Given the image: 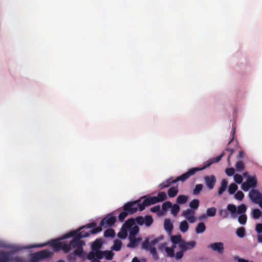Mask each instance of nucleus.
Listing matches in <instances>:
<instances>
[{"instance_id":"obj_39","label":"nucleus","mask_w":262,"mask_h":262,"mask_svg":"<svg viewBox=\"0 0 262 262\" xmlns=\"http://www.w3.org/2000/svg\"><path fill=\"white\" fill-rule=\"evenodd\" d=\"M144 224L147 226H150L153 223V219L150 215H146L144 217Z\"/></svg>"},{"instance_id":"obj_15","label":"nucleus","mask_w":262,"mask_h":262,"mask_svg":"<svg viewBox=\"0 0 262 262\" xmlns=\"http://www.w3.org/2000/svg\"><path fill=\"white\" fill-rule=\"evenodd\" d=\"M208 248L213 251L217 252L219 254H223L224 250V244L222 242H215L211 243L208 246Z\"/></svg>"},{"instance_id":"obj_16","label":"nucleus","mask_w":262,"mask_h":262,"mask_svg":"<svg viewBox=\"0 0 262 262\" xmlns=\"http://www.w3.org/2000/svg\"><path fill=\"white\" fill-rule=\"evenodd\" d=\"M196 246V242L194 241L186 242L184 239L182 243L179 245L180 250H183L184 252L193 249Z\"/></svg>"},{"instance_id":"obj_45","label":"nucleus","mask_w":262,"mask_h":262,"mask_svg":"<svg viewBox=\"0 0 262 262\" xmlns=\"http://www.w3.org/2000/svg\"><path fill=\"white\" fill-rule=\"evenodd\" d=\"M172 207V203L169 201H167L162 204V209L163 211H166L168 209Z\"/></svg>"},{"instance_id":"obj_49","label":"nucleus","mask_w":262,"mask_h":262,"mask_svg":"<svg viewBox=\"0 0 262 262\" xmlns=\"http://www.w3.org/2000/svg\"><path fill=\"white\" fill-rule=\"evenodd\" d=\"M234 196L236 200L242 201L244 198V194L242 191H238L235 194Z\"/></svg>"},{"instance_id":"obj_17","label":"nucleus","mask_w":262,"mask_h":262,"mask_svg":"<svg viewBox=\"0 0 262 262\" xmlns=\"http://www.w3.org/2000/svg\"><path fill=\"white\" fill-rule=\"evenodd\" d=\"M195 212L190 209H187L184 210L182 212V215L184 216L190 223H193L195 222L196 219L194 216Z\"/></svg>"},{"instance_id":"obj_24","label":"nucleus","mask_w":262,"mask_h":262,"mask_svg":"<svg viewBox=\"0 0 262 262\" xmlns=\"http://www.w3.org/2000/svg\"><path fill=\"white\" fill-rule=\"evenodd\" d=\"M179 192L178 186L170 187L167 191L168 195L169 198L176 196Z\"/></svg>"},{"instance_id":"obj_62","label":"nucleus","mask_w":262,"mask_h":262,"mask_svg":"<svg viewBox=\"0 0 262 262\" xmlns=\"http://www.w3.org/2000/svg\"><path fill=\"white\" fill-rule=\"evenodd\" d=\"M257 242L262 243V234H259L257 236Z\"/></svg>"},{"instance_id":"obj_46","label":"nucleus","mask_w":262,"mask_h":262,"mask_svg":"<svg viewBox=\"0 0 262 262\" xmlns=\"http://www.w3.org/2000/svg\"><path fill=\"white\" fill-rule=\"evenodd\" d=\"M167 254V256L169 257H173L174 256V250L170 247H167L165 250Z\"/></svg>"},{"instance_id":"obj_64","label":"nucleus","mask_w":262,"mask_h":262,"mask_svg":"<svg viewBox=\"0 0 262 262\" xmlns=\"http://www.w3.org/2000/svg\"><path fill=\"white\" fill-rule=\"evenodd\" d=\"M238 262H249L248 260L237 257Z\"/></svg>"},{"instance_id":"obj_43","label":"nucleus","mask_w":262,"mask_h":262,"mask_svg":"<svg viewBox=\"0 0 262 262\" xmlns=\"http://www.w3.org/2000/svg\"><path fill=\"white\" fill-rule=\"evenodd\" d=\"M238 187L235 183H231L228 187V192L230 194H233L237 189Z\"/></svg>"},{"instance_id":"obj_42","label":"nucleus","mask_w":262,"mask_h":262,"mask_svg":"<svg viewBox=\"0 0 262 262\" xmlns=\"http://www.w3.org/2000/svg\"><path fill=\"white\" fill-rule=\"evenodd\" d=\"M235 168L237 171H241L245 168L244 163L242 161H237L235 164Z\"/></svg>"},{"instance_id":"obj_10","label":"nucleus","mask_w":262,"mask_h":262,"mask_svg":"<svg viewBox=\"0 0 262 262\" xmlns=\"http://www.w3.org/2000/svg\"><path fill=\"white\" fill-rule=\"evenodd\" d=\"M103 251L96 250L91 251L88 254L87 257L91 260V262H100L99 259L103 258Z\"/></svg>"},{"instance_id":"obj_19","label":"nucleus","mask_w":262,"mask_h":262,"mask_svg":"<svg viewBox=\"0 0 262 262\" xmlns=\"http://www.w3.org/2000/svg\"><path fill=\"white\" fill-rule=\"evenodd\" d=\"M164 229L170 234L173 228V224L171 223L170 220L169 219H166L164 223Z\"/></svg>"},{"instance_id":"obj_54","label":"nucleus","mask_w":262,"mask_h":262,"mask_svg":"<svg viewBox=\"0 0 262 262\" xmlns=\"http://www.w3.org/2000/svg\"><path fill=\"white\" fill-rule=\"evenodd\" d=\"M225 150L230 152L229 155H228V158H227L228 162L229 164H230V158H231L232 155L234 152V149L233 148H226Z\"/></svg>"},{"instance_id":"obj_59","label":"nucleus","mask_w":262,"mask_h":262,"mask_svg":"<svg viewBox=\"0 0 262 262\" xmlns=\"http://www.w3.org/2000/svg\"><path fill=\"white\" fill-rule=\"evenodd\" d=\"M167 243L166 242H164L159 246L158 249L161 251L165 250L166 248L167 247Z\"/></svg>"},{"instance_id":"obj_29","label":"nucleus","mask_w":262,"mask_h":262,"mask_svg":"<svg viewBox=\"0 0 262 262\" xmlns=\"http://www.w3.org/2000/svg\"><path fill=\"white\" fill-rule=\"evenodd\" d=\"M227 210L231 213L233 217H235V214L237 211V208L233 204H228L227 207Z\"/></svg>"},{"instance_id":"obj_61","label":"nucleus","mask_w":262,"mask_h":262,"mask_svg":"<svg viewBox=\"0 0 262 262\" xmlns=\"http://www.w3.org/2000/svg\"><path fill=\"white\" fill-rule=\"evenodd\" d=\"M244 151L242 150L239 151L238 155H237V158H243L244 157Z\"/></svg>"},{"instance_id":"obj_35","label":"nucleus","mask_w":262,"mask_h":262,"mask_svg":"<svg viewBox=\"0 0 262 262\" xmlns=\"http://www.w3.org/2000/svg\"><path fill=\"white\" fill-rule=\"evenodd\" d=\"M171 208V213L173 216H176L180 209V206L178 204L172 205Z\"/></svg>"},{"instance_id":"obj_53","label":"nucleus","mask_w":262,"mask_h":262,"mask_svg":"<svg viewBox=\"0 0 262 262\" xmlns=\"http://www.w3.org/2000/svg\"><path fill=\"white\" fill-rule=\"evenodd\" d=\"M219 215L223 218H227L228 216V213L227 210L225 209H220L219 211Z\"/></svg>"},{"instance_id":"obj_11","label":"nucleus","mask_w":262,"mask_h":262,"mask_svg":"<svg viewBox=\"0 0 262 262\" xmlns=\"http://www.w3.org/2000/svg\"><path fill=\"white\" fill-rule=\"evenodd\" d=\"M143 198L145 199L143 202L141 203H139L138 204L139 210L140 211H143L146 207L156 203V199H154V196L147 197L146 196H143Z\"/></svg>"},{"instance_id":"obj_26","label":"nucleus","mask_w":262,"mask_h":262,"mask_svg":"<svg viewBox=\"0 0 262 262\" xmlns=\"http://www.w3.org/2000/svg\"><path fill=\"white\" fill-rule=\"evenodd\" d=\"M188 200V196L186 195H179L176 200V202L178 204H184L187 203Z\"/></svg>"},{"instance_id":"obj_28","label":"nucleus","mask_w":262,"mask_h":262,"mask_svg":"<svg viewBox=\"0 0 262 262\" xmlns=\"http://www.w3.org/2000/svg\"><path fill=\"white\" fill-rule=\"evenodd\" d=\"M188 224L186 221H183L180 223V230L182 232H186L188 230Z\"/></svg>"},{"instance_id":"obj_25","label":"nucleus","mask_w":262,"mask_h":262,"mask_svg":"<svg viewBox=\"0 0 262 262\" xmlns=\"http://www.w3.org/2000/svg\"><path fill=\"white\" fill-rule=\"evenodd\" d=\"M128 231H129V234L128 237H136V235L139 231V228L137 226H133Z\"/></svg>"},{"instance_id":"obj_50","label":"nucleus","mask_w":262,"mask_h":262,"mask_svg":"<svg viewBox=\"0 0 262 262\" xmlns=\"http://www.w3.org/2000/svg\"><path fill=\"white\" fill-rule=\"evenodd\" d=\"M82 252H83V247H81L76 248V249L74 250L73 253L76 256H81L82 254Z\"/></svg>"},{"instance_id":"obj_51","label":"nucleus","mask_w":262,"mask_h":262,"mask_svg":"<svg viewBox=\"0 0 262 262\" xmlns=\"http://www.w3.org/2000/svg\"><path fill=\"white\" fill-rule=\"evenodd\" d=\"M163 239V236H160V237L158 238H156L152 240L150 242H149L150 244V247H152V246H154L156 245L159 241L162 240Z\"/></svg>"},{"instance_id":"obj_1","label":"nucleus","mask_w":262,"mask_h":262,"mask_svg":"<svg viewBox=\"0 0 262 262\" xmlns=\"http://www.w3.org/2000/svg\"><path fill=\"white\" fill-rule=\"evenodd\" d=\"M86 235L85 234L84 235L78 236L75 235L73 236L74 238L71 241L70 244H68L66 242H60V239H54L42 244L32 245L28 247V248L42 247L50 245L53 247L55 251H59L62 250L64 253H67L71 251L72 247L77 248L83 247V246L85 245V243L84 241H81V238L85 237Z\"/></svg>"},{"instance_id":"obj_23","label":"nucleus","mask_w":262,"mask_h":262,"mask_svg":"<svg viewBox=\"0 0 262 262\" xmlns=\"http://www.w3.org/2000/svg\"><path fill=\"white\" fill-rule=\"evenodd\" d=\"M102 245V241L101 239H97L95 241L92 245V251L99 250Z\"/></svg>"},{"instance_id":"obj_3","label":"nucleus","mask_w":262,"mask_h":262,"mask_svg":"<svg viewBox=\"0 0 262 262\" xmlns=\"http://www.w3.org/2000/svg\"><path fill=\"white\" fill-rule=\"evenodd\" d=\"M193 175V170H192V169L190 168L188 170V171L183 173L181 176L178 177L175 179H173L172 178H170L167 179L166 180L161 183L159 185V187L160 188V189H163L165 188L169 187L172 184L176 183L178 181H181L183 182L185 181L186 180H187L189 177Z\"/></svg>"},{"instance_id":"obj_36","label":"nucleus","mask_w":262,"mask_h":262,"mask_svg":"<svg viewBox=\"0 0 262 262\" xmlns=\"http://www.w3.org/2000/svg\"><path fill=\"white\" fill-rule=\"evenodd\" d=\"M115 235V231L112 229H106L104 232V236L105 237H113Z\"/></svg>"},{"instance_id":"obj_5","label":"nucleus","mask_w":262,"mask_h":262,"mask_svg":"<svg viewBox=\"0 0 262 262\" xmlns=\"http://www.w3.org/2000/svg\"><path fill=\"white\" fill-rule=\"evenodd\" d=\"M53 252L49 249H45L35 252L32 255L33 261L38 262L41 260L50 257Z\"/></svg>"},{"instance_id":"obj_33","label":"nucleus","mask_w":262,"mask_h":262,"mask_svg":"<svg viewBox=\"0 0 262 262\" xmlns=\"http://www.w3.org/2000/svg\"><path fill=\"white\" fill-rule=\"evenodd\" d=\"M9 255L6 252H0V262H9Z\"/></svg>"},{"instance_id":"obj_12","label":"nucleus","mask_w":262,"mask_h":262,"mask_svg":"<svg viewBox=\"0 0 262 262\" xmlns=\"http://www.w3.org/2000/svg\"><path fill=\"white\" fill-rule=\"evenodd\" d=\"M116 219L115 216L112 215H107L104 217L100 222V227H107L113 226L116 222Z\"/></svg>"},{"instance_id":"obj_4","label":"nucleus","mask_w":262,"mask_h":262,"mask_svg":"<svg viewBox=\"0 0 262 262\" xmlns=\"http://www.w3.org/2000/svg\"><path fill=\"white\" fill-rule=\"evenodd\" d=\"M135 224V220L133 219H129L125 221L122 227L121 230L118 233V236L122 239L126 238L128 229Z\"/></svg>"},{"instance_id":"obj_8","label":"nucleus","mask_w":262,"mask_h":262,"mask_svg":"<svg viewBox=\"0 0 262 262\" xmlns=\"http://www.w3.org/2000/svg\"><path fill=\"white\" fill-rule=\"evenodd\" d=\"M142 248L144 250L149 251L155 260H158L159 259V255L157 253L156 248L153 247H150L148 237H146L142 243Z\"/></svg>"},{"instance_id":"obj_40","label":"nucleus","mask_w":262,"mask_h":262,"mask_svg":"<svg viewBox=\"0 0 262 262\" xmlns=\"http://www.w3.org/2000/svg\"><path fill=\"white\" fill-rule=\"evenodd\" d=\"M203 186L201 184L196 185L195 188L193 190V194L194 195H198L200 194L203 189Z\"/></svg>"},{"instance_id":"obj_2","label":"nucleus","mask_w":262,"mask_h":262,"mask_svg":"<svg viewBox=\"0 0 262 262\" xmlns=\"http://www.w3.org/2000/svg\"><path fill=\"white\" fill-rule=\"evenodd\" d=\"M96 223L92 222L81 227L79 231H74L71 233L64 235L61 239H65L76 235L78 236L86 235V237L89 236L91 234H93L100 232L102 230L101 227H96Z\"/></svg>"},{"instance_id":"obj_56","label":"nucleus","mask_w":262,"mask_h":262,"mask_svg":"<svg viewBox=\"0 0 262 262\" xmlns=\"http://www.w3.org/2000/svg\"><path fill=\"white\" fill-rule=\"evenodd\" d=\"M144 217L142 216H138L136 218L137 223L139 225H142L144 224Z\"/></svg>"},{"instance_id":"obj_20","label":"nucleus","mask_w":262,"mask_h":262,"mask_svg":"<svg viewBox=\"0 0 262 262\" xmlns=\"http://www.w3.org/2000/svg\"><path fill=\"white\" fill-rule=\"evenodd\" d=\"M170 241L173 244H178V246L180 245L181 243H182L183 239L182 238L181 234L171 235L170 236Z\"/></svg>"},{"instance_id":"obj_21","label":"nucleus","mask_w":262,"mask_h":262,"mask_svg":"<svg viewBox=\"0 0 262 262\" xmlns=\"http://www.w3.org/2000/svg\"><path fill=\"white\" fill-rule=\"evenodd\" d=\"M154 197L156 199V203H157L165 201L167 199V195L165 192L162 191L159 192L157 196Z\"/></svg>"},{"instance_id":"obj_18","label":"nucleus","mask_w":262,"mask_h":262,"mask_svg":"<svg viewBox=\"0 0 262 262\" xmlns=\"http://www.w3.org/2000/svg\"><path fill=\"white\" fill-rule=\"evenodd\" d=\"M129 243L127 245L128 247L135 248L137 247L138 243L141 240V238H136V237H128Z\"/></svg>"},{"instance_id":"obj_22","label":"nucleus","mask_w":262,"mask_h":262,"mask_svg":"<svg viewBox=\"0 0 262 262\" xmlns=\"http://www.w3.org/2000/svg\"><path fill=\"white\" fill-rule=\"evenodd\" d=\"M228 185V182L226 179H223L221 181V186L218 190V194L219 195L223 194L224 191L226 189Z\"/></svg>"},{"instance_id":"obj_57","label":"nucleus","mask_w":262,"mask_h":262,"mask_svg":"<svg viewBox=\"0 0 262 262\" xmlns=\"http://www.w3.org/2000/svg\"><path fill=\"white\" fill-rule=\"evenodd\" d=\"M76 257V256L73 253H71L68 255V259L69 262H74Z\"/></svg>"},{"instance_id":"obj_14","label":"nucleus","mask_w":262,"mask_h":262,"mask_svg":"<svg viewBox=\"0 0 262 262\" xmlns=\"http://www.w3.org/2000/svg\"><path fill=\"white\" fill-rule=\"evenodd\" d=\"M204 180L207 187L209 190H212L216 183V178L214 175L206 176L204 177Z\"/></svg>"},{"instance_id":"obj_55","label":"nucleus","mask_w":262,"mask_h":262,"mask_svg":"<svg viewBox=\"0 0 262 262\" xmlns=\"http://www.w3.org/2000/svg\"><path fill=\"white\" fill-rule=\"evenodd\" d=\"M184 252H185L183 250H181L180 251L177 252L174 255L176 258L178 260L182 258Z\"/></svg>"},{"instance_id":"obj_47","label":"nucleus","mask_w":262,"mask_h":262,"mask_svg":"<svg viewBox=\"0 0 262 262\" xmlns=\"http://www.w3.org/2000/svg\"><path fill=\"white\" fill-rule=\"evenodd\" d=\"M234 180L237 184H241L243 182V177L238 174H235L234 176Z\"/></svg>"},{"instance_id":"obj_52","label":"nucleus","mask_w":262,"mask_h":262,"mask_svg":"<svg viewBox=\"0 0 262 262\" xmlns=\"http://www.w3.org/2000/svg\"><path fill=\"white\" fill-rule=\"evenodd\" d=\"M226 174L229 176H232L234 174L235 170L233 168H228L225 170Z\"/></svg>"},{"instance_id":"obj_6","label":"nucleus","mask_w":262,"mask_h":262,"mask_svg":"<svg viewBox=\"0 0 262 262\" xmlns=\"http://www.w3.org/2000/svg\"><path fill=\"white\" fill-rule=\"evenodd\" d=\"M257 184V180L255 176L248 177L246 182L242 184L241 188L244 191H248L250 188L252 189L255 188Z\"/></svg>"},{"instance_id":"obj_27","label":"nucleus","mask_w":262,"mask_h":262,"mask_svg":"<svg viewBox=\"0 0 262 262\" xmlns=\"http://www.w3.org/2000/svg\"><path fill=\"white\" fill-rule=\"evenodd\" d=\"M206 228V226L204 223H199L195 228V232L197 234L202 233L205 231Z\"/></svg>"},{"instance_id":"obj_7","label":"nucleus","mask_w":262,"mask_h":262,"mask_svg":"<svg viewBox=\"0 0 262 262\" xmlns=\"http://www.w3.org/2000/svg\"><path fill=\"white\" fill-rule=\"evenodd\" d=\"M140 201V200H138L135 201L128 202L123 205V209L129 214H134L139 210L138 204Z\"/></svg>"},{"instance_id":"obj_34","label":"nucleus","mask_w":262,"mask_h":262,"mask_svg":"<svg viewBox=\"0 0 262 262\" xmlns=\"http://www.w3.org/2000/svg\"><path fill=\"white\" fill-rule=\"evenodd\" d=\"M103 258L106 260H112L113 258L114 253L112 251H103Z\"/></svg>"},{"instance_id":"obj_41","label":"nucleus","mask_w":262,"mask_h":262,"mask_svg":"<svg viewBox=\"0 0 262 262\" xmlns=\"http://www.w3.org/2000/svg\"><path fill=\"white\" fill-rule=\"evenodd\" d=\"M262 215V212L258 209H254L252 211V216L255 219L259 218Z\"/></svg>"},{"instance_id":"obj_30","label":"nucleus","mask_w":262,"mask_h":262,"mask_svg":"<svg viewBox=\"0 0 262 262\" xmlns=\"http://www.w3.org/2000/svg\"><path fill=\"white\" fill-rule=\"evenodd\" d=\"M200 202L198 199H193L189 203L190 209L196 210L199 206Z\"/></svg>"},{"instance_id":"obj_32","label":"nucleus","mask_w":262,"mask_h":262,"mask_svg":"<svg viewBox=\"0 0 262 262\" xmlns=\"http://www.w3.org/2000/svg\"><path fill=\"white\" fill-rule=\"evenodd\" d=\"M246 230L244 227H239L237 229L236 234L240 238H243L245 236Z\"/></svg>"},{"instance_id":"obj_37","label":"nucleus","mask_w":262,"mask_h":262,"mask_svg":"<svg viewBox=\"0 0 262 262\" xmlns=\"http://www.w3.org/2000/svg\"><path fill=\"white\" fill-rule=\"evenodd\" d=\"M122 246V243L121 241L119 240H116L114 242V244L112 247V249L115 251H119Z\"/></svg>"},{"instance_id":"obj_58","label":"nucleus","mask_w":262,"mask_h":262,"mask_svg":"<svg viewBox=\"0 0 262 262\" xmlns=\"http://www.w3.org/2000/svg\"><path fill=\"white\" fill-rule=\"evenodd\" d=\"M255 230L258 234L262 233V224H257L255 226Z\"/></svg>"},{"instance_id":"obj_38","label":"nucleus","mask_w":262,"mask_h":262,"mask_svg":"<svg viewBox=\"0 0 262 262\" xmlns=\"http://www.w3.org/2000/svg\"><path fill=\"white\" fill-rule=\"evenodd\" d=\"M216 209L215 207L209 208L207 209L206 214L208 216L212 217L215 216Z\"/></svg>"},{"instance_id":"obj_44","label":"nucleus","mask_w":262,"mask_h":262,"mask_svg":"<svg viewBox=\"0 0 262 262\" xmlns=\"http://www.w3.org/2000/svg\"><path fill=\"white\" fill-rule=\"evenodd\" d=\"M247 215L245 214H241L238 217V221L241 225H245L247 222Z\"/></svg>"},{"instance_id":"obj_63","label":"nucleus","mask_w":262,"mask_h":262,"mask_svg":"<svg viewBox=\"0 0 262 262\" xmlns=\"http://www.w3.org/2000/svg\"><path fill=\"white\" fill-rule=\"evenodd\" d=\"M15 262H24V260L20 257H15L14 259Z\"/></svg>"},{"instance_id":"obj_31","label":"nucleus","mask_w":262,"mask_h":262,"mask_svg":"<svg viewBox=\"0 0 262 262\" xmlns=\"http://www.w3.org/2000/svg\"><path fill=\"white\" fill-rule=\"evenodd\" d=\"M246 206L245 204H242L237 207L236 213L239 214H244L246 212Z\"/></svg>"},{"instance_id":"obj_60","label":"nucleus","mask_w":262,"mask_h":262,"mask_svg":"<svg viewBox=\"0 0 262 262\" xmlns=\"http://www.w3.org/2000/svg\"><path fill=\"white\" fill-rule=\"evenodd\" d=\"M160 210V206H156L150 208V211L152 212L156 213L159 211Z\"/></svg>"},{"instance_id":"obj_9","label":"nucleus","mask_w":262,"mask_h":262,"mask_svg":"<svg viewBox=\"0 0 262 262\" xmlns=\"http://www.w3.org/2000/svg\"><path fill=\"white\" fill-rule=\"evenodd\" d=\"M224 155H225V154L224 152H223L219 156L206 162V163L205 164V165L203 167H200V168H199V167L192 168L191 169L192 170H193L194 174L198 171L203 170L208 168L213 163L217 162L220 161L222 159V158L224 156Z\"/></svg>"},{"instance_id":"obj_48","label":"nucleus","mask_w":262,"mask_h":262,"mask_svg":"<svg viewBox=\"0 0 262 262\" xmlns=\"http://www.w3.org/2000/svg\"><path fill=\"white\" fill-rule=\"evenodd\" d=\"M128 214H129L126 211H124V210H123V211L121 212L118 216L119 220L120 222H123Z\"/></svg>"},{"instance_id":"obj_13","label":"nucleus","mask_w":262,"mask_h":262,"mask_svg":"<svg viewBox=\"0 0 262 262\" xmlns=\"http://www.w3.org/2000/svg\"><path fill=\"white\" fill-rule=\"evenodd\" d=\"M249 197L252 202L256 204L262 199V194L258 190L252 189L249 193Z\"/></svg>"}]
</instances>
